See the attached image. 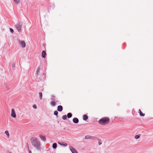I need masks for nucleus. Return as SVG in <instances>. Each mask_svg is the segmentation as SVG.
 Segmentation results:
<instances>
[{"label":"nucleus","mask_w":153,"mask_h":153,"mask_svg":"<svg viewBox=\"0 0 153 153\" xmlns=\"http://www.w3.org/2000/svg\"><path fill=\"white\" fill-rule=\"evenodd\" d=\"M88 117L87 115L85 114L83 116V120H86L88 119Z\"/></svg>","instance_id":"obj_11"},{"label":"nucleus","mask_w":153,"mask_h":153,"mask_svg":"<svg viewBox=\"0 0 153 153\" xmlns=\"http://www.w3.org/2000/svg\"><path fill=\"white\" fill-rule=\"evenodd\" d=\"M98 139V140L100 141L98 142V144L99 145H100L102 144V142L100 141V140L99 139Z\"/></svg>","instance_id":"obj_28"},{"label":"nucleus","mask_w":153,"mask_h":153,"mask_svg":"<svg viewBox=\"0 0 153 153\" xmlns=\"http://www.w3.org/2000/svg\"><path fill=\"white\" fill-rule=\"evenodd\" d=\"M90 135H86L85 136V138L86 139H90Z\"/></svg>","instance_id":"obj_24"},{"label":"nucleus","mask_w":153,"mask_h":153,"mask_svg":"<svg viewBox=\"0 0 153 153\" xmlns=\"http://www.w3.org/2000/svg\"><path fill=\"white\" fill-rule=\"evenodd\" d=\"M33 108L36 109L37 108V107L36 105H33Z\"/></svg>","instance_id":"obj_27"},{"label":"nucleus","mask_w":153,"mask_h":153,"mask_svg":"<svg viewBox=\"0 0 153 153\" xmlns=\"http://www.w3.org/2000/svg\"><path fill=\"white\" fill-rule=\"evenodd\" d=\"M29 150V153H32L31 152L30 150Z\"/></svg>","instance_id":"obj_31"},{"label":"nucleus","mask_w":153,"mask_h":153,"mask_svg":"<svg viewBox=\"0 0 153 153\" xmlns=\"http://www.w3.org/2000/svg\"><path fill=\"white\" fill-rule=\"evenodd\" d=\"M69 147L72 153H78L75 149L72 146H69Z\"/></svg>","instance_id":"obj_6"},{"label":"nucleus","mask_w":153,"mask_h":153,"mask_svg":"<svg viewBox=\"0 0 153 153\" xmlns=\"http://www.w3.org/2000/svg\"><path fill=\"white\" fill-rule=\"evenodd\" d=\"M97 139V137H94V136H90V139L94 140H95V139Z\"/></svg>","instance_id":"obj_20"},{"label":"nucleus","mask_w":153,"mask_h":153,"mask_svg":"<svg viewBox=\"0 0 153 153\" xmlns=\"http://www.w3.org/2000/svg\"><path fill=\"white\" fill-rule=\"evenodd\" d=\"M40 68L39 67L37 68V71L36 74V76H37L39 74V71L40 70Z\"/></svg>","instance_id":"obj_12"},{"label":"nucleus","mask_w":153,"mask_h":153,"mask_svg":"<svg viewBox=\"0 0 153 153\" xmlns=\"http://www.w3.org/2000/svg\"><path fill=\"white\" fill-rule=\"evenodd\" d=\"M7 153H11L9 151H8L7 152Z\"/></svg>","instance_id":"obj_32"},{"label":"nucleus","mask_w":153,"mask_h":153,"mask_svg":"<svg viewBox=\"0 0 153 153\" xmlns=\"http://www.w3.org/2000/svg\"><path fill=\"white\" fill-rule=\"evenodd\" d=\"M58 143L61 145L63 146H67V144L65 142H63L62 143H61L59 142H58Z\"/></svg>","instance_id":"obj_10"},{"label":"nucleus","mask_w":153,"mask_h":153,"mask_svg":"<svg viewBox=\"0 0 153 153\" xmlns=\"http://www.w3.org/2000/svg\"><path fill=\"white\" fill-rule=\"evenodd\" d=\"M27 147L28 150H29V146H28L27 143Z\"/></svg>","instance_id":"obj_30"},{"label":"nucleus","mask_w":153,"mask_h":153,"mask_svg":"<svg viewBox=\"0 0 153 153\" xmlns=\"http://www.w3.org/2000/svg\"><path fill=\"white\" fill-rule=\"evenodd\" d=\"M15 3L16 4H19L20 3V0H13Z\"/></svg>","instance_id":"obj_18"},{"label":"nucleus","mask_w":153,"mask_h":153,"mask_svg":"<svg viewBox=\"0 0 153 153\" xmlns=\"http://www.w3.org/2000/svg\"><path fill=\"white\" fill-rule=\"evenodd\" d=\"M10 32L13 33L14 32V30H13V29H12V28H10Z\"/></svg>","instance_id":"obj_26"},{"label":"nucleus","mask_w":153,"mask_h":153,"mask_svg":"<svg viewBox=\"0 0 153 153\" xmlns=\"http://www.w3.org/2000/svg\"><path fill=\"white\" fill-rule=\"evenodd\" d=\"M72 116V114L71 113H69L67 114V117L68 118H71Z\"/></svg>","instance_id":"obj_15"},{"label":"nucleus","mask_w":153,"mask_h":153,"mask_svg":"<svg viewBox=\"0 0 153 153\" xmlns=\"http://www.w3.org/2000/svg\"><path fill=\"white\" fill-rule=\"evenodd\" d=\"M46 55V53L45 52L43 51H42V56L43 58H45V56Z\"/></svg>","instance_id":"obj_13"},{"label":"nucleus","mask_w":153,"mask_h":153,"mask_svg":"<svg viewBox=\"0 0 153 153\" xmlns=\"http://www.w3.org/2000/svg\"><path fill=\"white\" fill-rule=\"evenodd\" d=\"M52 147L54 149H56L57 147L56 143H53V144Z\"/></svg>","instance_id":"obj_17"},{"label":"nucleus","mask_w":153,"mask_h":153,"mask_svg":"<svg viewBox=\"0 0 153 153\" xmlns=\"http://www.w3.org/2000/svg\"><path fill=\"white\" fill-rule=\"evenodd\" d=\"M51 104L53 106H54L56 105V102L54 101H52L51 102Z\"/></svg>","instance_id":"obj_19"},{"label":"nucleus","mask_w":153,"mask_h":153,"mask_svg":"<svg viewBox=\"0 0 153 153\" xmlns=\"http://www.w3.org/2000/svg\"><path fill=\"white\" fill-rule=\"evenodd\" d=\"M140 135H137L135 136V138L137 139L139 138L140 137Z\"/></svg>","instance_id":"obj_23"},{"label":"nucleus","mask_w":153,"mask_h":153,"mask_svg":"<svg viewBox=\"0 0 153 153\" xmlns=\"http://www.w3.org/2000/svg\"><path fill=\"white\" fill-rule=\"evenodd\" d=\"M109 118L108 117H103L99 120L98 123L102 125H105L109 123Z\"/></svg>","instance_id":"obj_2"},{"label":"nucleus","mask_w":153,"mask_h":153,"mask_svg":"<svg viewBox=\"0 0 153 153\" xmlns=\"http://www.w3.org/2000/svg\"><path fill=\"white\" fill-rule=\"evenodd\" d=\"M5 133L7 135V137L9 138L10 136V134L8 131L7 130H6L5 131Z\"/></svg>","instance_id":"obj_14"},{"label":"nucleus","mask_w":153,"mask_h":153,"mask_svg":"<svg viewBox=\"0 0 153 153\" xmlns=\"http://www.w3.org/2000/svg\"><path fill=\"white\" fill-rule=\"evenodd\" d=\"M139 112L140 113V116H144L145 115V114H143L142 112V111H141L140 110V109H139Z\"/></svg>","instance_id":"obj_16"},{"label":"nucleus","mask_w":153,"mask_h":153,"mask_svg":"<svg viewBox=\"0 0 153 153\" xmlns=\"http://www.w3.org/2000/svg\"><path fill=\"white\" fill-rule=\"evenodd\" d=\"M11 116L13 118H16V115L15 112V110L13 109H12L11 110Z\"/></svg>","instance_id":"obj_5"},{"label":"nucleus","mask_w":153,"mask_h":153,"mask_svg":"<svg viewBox=\"0 0 153 153\" xmlns=\"http://www.w3.org/2000/svg\"><path fill=\"white\" fill-rule=\"evenodd\" d=\"M58 114V112L57 111H56L54 112V114L55 115L57 116Z\"/></svg>","instance_id":"obj_25"},{"label":"nucleus","mask_w":153,"mask_h":153,"mask_svg":"<svg viewBox=\"0 0 153 153\" xmlns=\"http://www.w3.org/2000/svg\"><path fill=\"white\" fill-rule=\"evenodd\" d=\"M12 67H15V64L14 63H13L12 64Z\"/></svg>","instance_id":"obj_29"},{"label":"nucleus","mask_w":153,"mask_h":153,"mask_svg":"<svg viewBox=\"0 0 153 153\" xmlns=\"http://www.w3.org/2000/svg\"><path fill=\"white\" fill-rule=\"evenodd\" d=\"M19 44L20 45V46L23 48H25L26 46V44L25 42L24 41H20L19 40Z\"/></svg>","instance_id":"obj_4"},{"label":"nucleus","mask_w":153,"mask_h":153,"mask_svg":"<svg viewBox=\"0 0 153 153\" xmlns=\"http://www.w3.org/2000/svg\"><path fill=\"white\" fill-rule=\"evenodd\" d=\"M73 121L74 123H77L79 122V120L77 118L75 117L73 119Z\"/></svg>","instance_id":"obj_9"},{"label":"nucleus","mask_w":153,"mask_h":153,"mask_svg":"<svg viewBox=\"0 0 153 153\" xmlns=\"http://www.w3.org/2000/svg\"><path fill=\"white\" fill-rule=\"evenodd\" d=\"M39 96L40 98V100H42V92H40L39 93Z\"/></svg>","instance_id":"obj_21"},{"label":"nucleus","mask_w":153,"mask_h":153,"mask_svg":"<svg viewBox=\"0 0 153 153\" xmlns=\"http://www.w3.org/2000/svg\"><path fill=\"white\" fill-rule=\"evenodd\" d=\"M63 110V107L62 105H59L57 107V110L59 112L62 111Z\"/></svg>","instance_id":"obj_8"},{"label":"nucleus","mask_w":153,"mask_h":153,"mask_svg":"<svg viewBox=\"0 0 153 153\" xmlns=\"http://www.w3.org/2000/svg\"><path fill=\"white\" fill-rule=\"evenodd\" d=\"M62 118L63 120H65L67 119V116L66 115H64L63 116Z\"/></svg>","instance_id":"obj_22"},{"label":"nucleus","mask_w":153,"mask_h":153,"mask_svg":"<svg viewBox=\"0 0 153 153\" xmlns=\"http://www.w3.org/2000/svg\"><path fill=\"white\" fill-rule=\"evenodd\" d=\"M15 26L16 29L18 31H20L21 30L22 27L21 24L19 22Z\"/></svg>","instance_id":"obj_3"},{"label":"nucleus","mask_w":153,"mask_h":153,"mask_svg":"<svg viewBox=\"0 0 153 153\" xmlns=\"http://www.w3.org/2000/svg\"><path fill=\"white\" fill-rule=\"evenodd\" d=\"M31 143L32 145L37 150H40L41 148V144L39 141L35 137H33L30 139Z\"/></svg>","instance_id":"obj_1"},{"label":"nucleus","mask_w":153,"mask_h":153,"mask_svg":"<svg viewBox=\"0 0 153 153\" xmlns=\"http://www.w3.org/2000/svg\"><path fill=\"white\" fill-rule=\"evenodd\" d=\"M39 136L42 140L44 142L45 141L46 139L45 136L41 134H40Z\"/></svg>","instance_id":"obj_7"}]
</instances>
